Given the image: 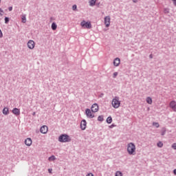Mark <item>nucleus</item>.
<instances>
[{
    "label": "nucleus",
    "mask_w": 176,
    "mask_h": 176,
    "mask_svg": "<svg viewBox=\"0 0 176 176\" xmlns=\"http://www.w3.org/2000/svg\"><path fill=\"white\" fill-rule=\"evenodd\" d=\"M120 64V58H116V59H114L113 65L115 67H119Z\"/></svg>",
    "instance_id": "13"
},
{
    "label": "nucleus",
    "mask_w": 176,
    "mask_h": 176,
    "mask_svg": "<svg viewBox=\"0 0 176 176\" xmlns=\"http://www.w3.org/2000/svg\"><path fill=\"white\" fill-rule=\"evenodd\" d=\"M3 115H9V109L8 107H5L3 109Z\"/></svg>",
    "instance_id": "16"
},
{
    "label": "nucleus",
    "mask_w": 176,
    "mask_h": 176,
    "mask_svg": "<svg viewBox=\"0 0 176 176\" xmlns=\"http://www.w3.org/2000/svg\"><path fill=\"white\" fill-rule=\"evenodd\" d=\"M27 19L25 18V16H22V22L23 23H26Z\"/></svg>",
    "instance_id": "26"
},
{
    "label": "nucleus",
    "mask_w": 176,
    "mask_h": 176,
    "mask_svg": "<svg viewBox=\"0 0 176 176\" xmlns=\"http://www.w3.org/2000/svg\"><path fill=\"white\" fill-rule=\"evenodd\" d=\"M96 2H97V0H91L89 1L90 6H94V5H96Z\"/></svg>",
    "instance_id": "18"
},
{
    "label": "nucleus",
    "mask_w": 176,
    "mask_h": 176,
    "mask_svg": "<svg viewBox=\"0 0 176 176\" xmlns=\"http://www.w3.org/2000/svg\"><path fill=\"white\" fill-rule=\"evenodd\" d=\"M3 36V34H2V30H0V38H2Z\"/></svg>",
    "instance_id": "32"
},
{
    "label": "nucleus",
    "mask_w": 176,
    "mask_h": 176,
    "mask_svg": "<svg viewBox=\"0 0 176 176\" xmlns=\"http://www.w3.org/2000/svg\"><path fill=\"white\" fill-rule=\"evenodd\" d=\"M157 146H158V148H163V142H159L157 144Z\"/></svg>",
    "instance_id": "23"
},
{
    "label": "nucleus",
    "mask_w": 176,
    "mask_h": 176,
    "mask_svg": "<svg viewBox=\"0 0 176 176\" xmlns=\"http://www.w3.org/2000/svg\"><path fill=\"white\" fill-rule=\"evenodd\" d=\"M87 123L86 122V120H83L81 121L80 123V128L82 130H86V126H87Z\"/></svg>",
    "instance_id": "12"
},
{
    "label": "nucleus",
    "mask_w": 176,
    "mask_h": 176,
    "mask_svg": "<svg viewBox=\"0 0 176 176\" xmlns=\"http://www.w3.org/2000/svg\"><path fill=\"white\" fill-rule=\"evenodd\" d=\"M153 126H155V127L159 128L160 125L159 124V122H153Z\"/></svg>",
    "instance_id": "25"
},
{
    "label": "nucleus",
    "mask_w": 176,
    "mask_h": 176,
    "mask_svg": "<svg viewBox=\"0 0 176 176\" xmlns=\"http://www.w3.org/2000/svg\"><path fill=\"white\" fill-rule=\"evenodd\" d=\"M164 13H165V14H167L170 13V9L164 8Z\"/></svg>",
    "instance_id": "21"
},
{
    "label": "nucleus",
    "mask_w": 176,
    "mask_h": 176,
    "mask_svg": "<svg viewBox=\"0 0 176 176\" xmlns=\"http://www.w3.org/2000/svg\"><path fill=\"white\" fill-rule=\"evenodd\" d=\"M72 9L73 10H76V5H74Z\"/></svg>",
    "instance_id": "31"
},
{
    "label": "nucleus",
    "mask_w": 176,
    "mask_h": 176,
    "mask_svg": "<svg viewBox=\"0 0 176 176\" xmlns=\"http://www.w3.org/2000/svg\"><path fill=\"white\" fill-rule=\"evenodd\" d=\"M173 1V3H174V2H176V0H172Z\"/></svg>",
    "instance_id": "39"
},
{
    "label": "nucleus",
    "mask_w": 176,
    "mask_h": 176,
    "mask_svg": "<svg viewBox=\"0 0 176 176\" xmlns=\"http://www.w3.org/2000/svg\"><path fill=\"white\" fill-rule=\"evenodd\" d=\"M55 159H56V157H55L54 155H52L51 157H50L48 158V160H49L50 162H53Z\"/></svg>",
    "instance_id": "20"
},
{
    "label": "nucleus",
    "mask_w": 176,
    "mask_h": 176,
    "mask_svg": "<svg viewBox=\"0 0 176 176\" xmlns=\"http://www.w3.org/2000/svg\"><path fill=\"white\" fill-rule=\"evenodd\" d=\"M118 76V72H114L113 74V78H116Z\"/></svg>",
    "instance_id": "28"
},
{
    "label": "nucleus",
    "mask_w": 176,
    "mask_h": 176,
    "mask_svg": "<svg viewBox=\"0 0 176 176\" xmlns=\"http://www.w3.org/2000/svg\"><path fill=\"white\" fill-rule=\"evenodd\" d=\"M12 113H14V115H16V116H19L20 115V109L17 108L13 109Z\"/></svg>",
    "instance_id": "14"
},
{
    "label": "nucleus",
    "mask_w": 176,
    "mask_h": 176,
    "mask_svg": "<svg viewBox=\"0 0 176 176\" xmlns=\"http://www.w3.org/2000/svg\"><path fill=\"white\" fill-rule=\"evenodd\" d=\"M104 24L107 28L111 25V17H109V16L104 17Z\"/></svg>",
    "instance_id": "8"
},
{
    "label": "nucleus",
    "mask_w": 176,
    "mask_h": 176,
    "mask_svg": "<svg viewBox=\"0 0 176 176\" xmlns=\"http://www.w3.org/2000/svg\"><path fill=\"white\" fill-rule=\"evenodd\" d=\"M40 131L41 133H42V134H46V133H47L48 131L47 126L43 125V126H41Z\"/></svg>",
    "instance_id": "10"
},
{
    "label": "nucleus",
    "mask_w": 176,
    "mask_h": 176,
    "mask_svg": "<svg viewBox=\"0 0 176 176\" xmlns=\"http://www.w3.org/2000/svg\"><path fill=\"white\" fill-rule=\"evenodd\" d=\"M146 101L147 104H149L150 105H152V102H153L152 98L147 97L146 99Z\"/></svg>",
    "instance_id": "15"
},
{
    "label": "nucleus",
    "mask_w": 176,
    "mask_h": 176,
    "mask_svg": "<svg viewBox=\"0 0 176 176\" xmlns=\"http://www.w3.org/2000/svg\"><path fill=\"white\" fill-rule=\"evenodd\" d=\"M33 115H35V113H34Z\"/></svg>",
    "instance_id": "41"
},
{
    "label": "nucleus",
    "mask_w": 176,
    "mask_h": 176,
    "mask_svg": "<svg viewBox=\"0 0 176 176\" xmlns=\"http://www.w3.org/2000/svg\"><path fill=\"white\" fill-rule=\"evenodd\" d=\"M0 16H3V10L0 8Z\"/></svg>",
    "instance_id": "29"
},
{
    "label": "nucleus",
    "mask_w": 176,
    "mask_h": 176,
    "mask_svg": "<svg viewBox=\"0 0 176 176\" xmlns=\"http://www.w3.org/2000/svg\"><path fill=\"white\" fill-rule=\"evenodd\" d=\"M5 23H6V24H8V23H9V18H8V17L5 18Z\"/></svg>",
    "instance_id": "27"
},
{
    "label": "nucleus",
    "mask_w": 176,
    "mask_h": 176,
    "mask_svg": "<svg viewBox=\"0 0 176 176\" xmlns=\"http://www.w3.org/2000/svg\"><path fill=\"white\" fill-rule=\"evenodd\" d=\"M8 10H9L10 12H12V10H13V8H12V7H9V8H8Z\"/></svg>",
    "instance_id": "33"
},
{
    "label": "nucleus",
    "mask_w": 176,
    "mask_h": 176,
    "mask_svg": "<svg viewBox=\"0 0 176 176\" xmlns=\"http://www.w3.org/2000/svg\"><path fill=\"white\" fill-rule=\"evenodd\" d=\"M111 105L115 109H118L120 107V100H119V97L116 96L111 102Z\"/></svg>",
    "instance_id": "3"
},
{
    "label": "nucleus",
    "mask_w": 176,
    "mask_h": 176,
    "mask_svg": "<svg viewBox=\"0 0 176 176\" xmlns=\"http://www.w3.org/2000/svg\"><path fill=\"white\" fill-rule=\"evenodd\" d=\"M80 25L82 28H87L88 30H90L91 28V23L90 22H86L85 21H82L80 23Z\"/></svg>",
    "instance_id": "4"
},
{
    "label": "nucleus",
    "mask_w": 176,
    "mask_h": 176,
    "mask_svg": "<svg viewBox=\"0 0 176 176\" xmlns=\"http://www.w3.org/2000/svg\"><path fill=\"white\" fill-rule=\"evenodd\" d=\"M85 114L89 119H93V118H94V113H93V111H91L90 109H86Z\"/></svg>",
    "instance_id": "5"
},
{
    "label": "nucleus",
    "mask_w": 176,
    "mask_h": 176,
    "mask_svg": "<svg viewBox=\"0 0 176 176\" xmlns=\"http://www.w3.org/2000/svg\"><path fill=\"white\" fill-rule=\"evenodd\" d=\"M91 112L96 113V112H98V104H97L96 103L94 104L91 107Z\"/></svg>",
    "instance_id": "9"
},
{
    "label": "nucleus",
    "mask_w": 176,
    "mask_h": 176,
    "mask_svg": "<svg viewBox=\"0 0 176 176\" xmlns=\"http://www.w3.org/2000/svg\"><path fill=\"white\" fill-rule=\"evenodd\" d=\"M107 122L109 124H111V123H112V117H111V116L108 117L107 119Z\"/></svg>",
    "instance_id": "19"
},
{
    "label": "nucleus",
    "mask_w": 176,
    "mask_h": 176,
    "mask_svg": "<svg viewBox=\"0 0 176 176\" xmlns=\"http://www.w3.org/2000/svg\"><path fill=\"white\" fill-rule=\"evenodd\" d=\"M173 5H175V6H176V1L173 3Z\"/></svg>",
    "instance_id": "38"
},
{
    "label": "nucleus",
    "mask_w": 176,
    "mask_h": 176,
    "mask_svg": "<svg viewBox=\"0 0 176 176\" xmlns=\"http://www.w3.org/2000/svg\"><path fill=\"white\" fill-rule=\"evenodd\" d=\"M166 134V129H164V131L162 133V135H164Z\"/></svg>",
    "instance_id": "34"
},
{
    "label": "nucleus",
    "mask_w": 176,
    "mask_h": 176,
    "mask_svg": "<svg viewBox=\"0 0 176 176\" xmlns=\"http://www.w3.org/2000/svg\"><path fill=\"white\" fill-rule=\"evenodd\" d=\"M0 2H1V0H0Z\"/></svg>",
    "instance_id": "42"
},
{
    "label": "nucleus",
    "mask_w": 176,
    "mask_h": 176,
    "mask_svg": "<svg viewBox=\"0 0 176 176\" xmlns=\"http://www.w3.org/2000/svg\"><path fill=\"white\" fill-rule=\"evenodd\" d=\"M169 107L172 109V111H173V112H176V101H170L169 103Z\"/></svg>",
    "instance_id": "6"
},
{
    "label": "nucleus",
    "mask_w": 176,
    "mask_h": 176,
    "mask_svg": "<svg viewBox=\"0 0 176 176\" xmlns=\"http://www.w3.org/2000/svg\"><path fill=\"white\" fill-rule=\"evenodd\" d=\"M28 47H29V49L32 50V49H34V47H35V42L32 40H30L28 42Z\"/></svg>",
    "instance_id": "7"
},
{
    "label": "nucleus",
    "mask_w": 176,
    "mask_h": 176,
    "mask_svg": "<svg viewBox=\"0 0 176 176\" xmlns=\"http://www.w3.org/2000/svg\"><path fill=\"white\" fill-rule=\"evenodd\" d=\"M173 174H174L175 175H176V168L174 169V170H173Z\"/></svg>",
    "instance_id": "36"
},
{
    "label": "nucleus",
    "mask_w": 176,
    "mask_h": 176,
    "mask_svg": "<svg viewBox=\"0 0 176 176\" xmlns=\"http://www.w3.org/2000/svg\"><path fill=\"white\" fill-rule=\"evenodd\" d=\"M133 2L134 3H137V0H133Z\"/></svg>",
    "instance_id": "37"
},
{
    "label": "nucleus",
    "mask_w": 176,
    "mask_h": 176,
    "mask_svg": "<svg viewBox=\"0 0 176 176\" xmlns=\"http://www.w3.org/2000/svg\"><path fill=\"white\" fill-rule=\"evenodd\" d=\"M59 142H71V138L67 134H62L58 138Z\"/></svg>",
    "instance_id": "2"
},
{
    "label": "nucleus",
    "mask_w": 176,
    "mask_h": 176,
    "mask_svg": "<svg viewBox=\"0 0 176 176\" xmlns=\"http://www.w3.org/2000/svg\"><path fill=\"white\" fill-rule=\"evenodd\" d=\"M150 58H152V55H150Z\"/></svg>",
    "instance_id": "40"
},
{
    "label": "nucleus",
    "mask_w": 176,
    "mask_h": 176,
    "mask_svg": "<svg viewBox=\"0 0 176 176\" xmlns=\"http://www.w3.org/2000/svg\"><path fill=\"white\" fill-rule=\"evenodd\" d=\"M52 171H53V170L52 169H48V172L50 173V174H52Z\"/></svg>",
    "instance_id": "35"
},
{
    "label": "nucleus",
    "mask_w": 176,
    "mask_h": 176,
    "mask_svg": "<svg viewBox=\"0 0 176 176\" xmlns=\"http://www.w3.org/2000/svg\"><path fill=\"white\" fill-rule=\"evenodd\" d=\"M98 120L99 122H102V120H104V117H103L102 116H99L98 117Z\"/></svg>",
    "instance_id": "22"
},
{
    "label": "nucleus",
    "mask_w": 176,
    "mask_h": 176,
    "mask_svg": "<svg viewBox=\"0 0 176 176\" xmlns=\"http://www.w3.org/2000/svg\"><path fill=\"white\" fill-rule=\"evenodd\" d=\"M115 176H123V173H122V172H120V171H117L116 173Z\"/></svg>",
    "instance_id": "24"
},
{
    "label": "nucleus",
    "mask_w": 176,
    "mask_h": 176,
    "mask_svg": "<svg viewBox=\"0 0 176 176\" xmlns=\"http://www.w3.org/2000/svg\"><path fill=\"white\" fill-rule=\"evenodd\" d=\"M25 144L27 145V146H31V145H32V140L30 138H27L25 140Z\"/></svg>",
    "instance_id": "11"
},
{
    "label": "nucleus",
    "mask_w": 176,
    "mask_h": 176,
    "mask_svg": "<svg viewBox=\"0 0 176 176\" xmlns=\"http://www.w3.org/2000/svg\"><path fill=\"white\" fill-rule=\"evenodd\" d=\"M172 148H173V149H176V143H174V144L172 145Z\"/></svg>",
    "instance_id": "30"
},
{
    "label": "nucleus",
    "mask_w": 176,
    "mask_h": 176,
    "mask_svg": "<svg viewBox=\"0 0 176 176\" xmlns=\"http://www.w3.org/2000/svg\"><path fill=\"white\" fill-rule=\"evenodd\" d=\"M136 147L135 144L133 142H130L127 144V152L129 155H135Z\"/></svg>",
    "instance_id": "1"
},
{
    "label": "nucleus",
    "mask_w": 176,
    "mask_h": 176,
    "mask_svg": "<svg viewBox=\"0 0 176 176\" xmlns=\"http://www.w3.org/2000/svg\"><path fill=\"white\" fill-rule=\"evenodd\" d=\"M51 27H52V30H53V31H56V30H57V25L56 24V23H52Z\"/></svg>",
    "instance_id": "17"
}]
</instances>
